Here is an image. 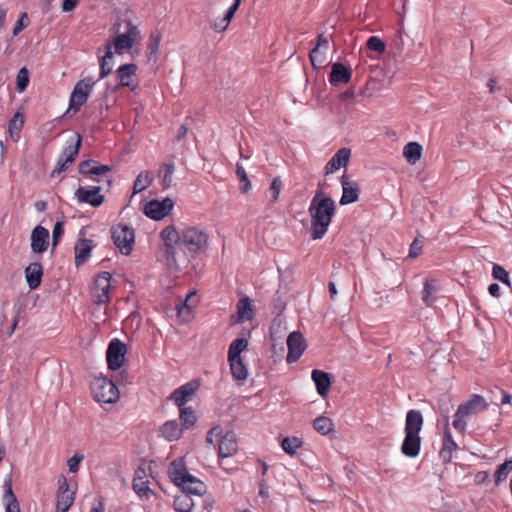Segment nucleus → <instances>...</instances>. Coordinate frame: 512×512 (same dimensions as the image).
<instances>
[{
  "instance_id": "33",
  "label": "nucleus",
  "mask_w": 512,
  "mask_h": 512,
  "mask_svg": "<svg viewBox=\"0 0 512 512\" xmlns=\"http://www.w3.org/2000/svg\"><path fill=\"white\" fill-rule=\"evenodd\" d=\"M114 52L111 51V45L105 49V54L99 56V79H104L112 72L111 61L113 59Z\"/></svg>"
},
{
  "instance_id": "20",
  "label": "nucleus",
  "mask_w": 512,
  "mask_h": 512,
  "mask_svg": "<svg viewBox=\"0 0 512 512\" xmlns=\"http://www.w3.org/2000/svg\"><path fill=\"white\" fill-rule=\"evenodd\" d=\"M341 184L343 193L340 199V204L347 205L356 202L360 193L358 184L356 182L349 181L345 174L341 177Z\"/></svg>"
},
{
  "instance_id": "54",
  "label": "nucleus",
  "mask_w": 512,
  "mask_h": 512,
  "mask_svg": "<svg viewBox=\"0 0 512 512\" xmlns=\"http://www.w3.org/2000/svg\"><path fill=\"white\" fill-rule=\"evenodd\" d=\"M133 489L139 496H146L150 491L149 487L145 484V482L140 479H134L133 481Z\"/></svg>"
},
{
  "instance_id": "36",
  "label": "nucleus",
  "mask_w": 512,
  "mask_h": 512,
  "mask_svg": "<svg viewBox=\"0 0 512 512\" xmlns=\"http://www.w3.org/2000/svg\"><path fill=\"white\" fill-rule=\"evenodd\" d=\"M422 153V146L417 142H409L403 148V155L407 162L415 164L420 158Z\"/></svg>"
},
{
  "instance_id": "15",
  "label": "nucleus",
  "mask_w": 512,
  "mask_h": 512,
  "mask_svg": "<svg viewBox=\"0 0 512 512\" xmlns=\"http://www.w3.org/2000/svg\"><path fill=\"white\" fill-rule=\"evenodd\" d=\"M174 206L173 201L170 198H165L162 201L152 200L145 206V214L154 220H161L166 217Z\"/></svg>"
},
{
  "instance_id": "48",
  "label": "nucleus",
  "mask_w": 512,
  "mask_h": 512,
  "mask_svg": "<svg viewBox=\"0 0 512 512\" xmlns=\"http://www.w3.org/2000/svg\"><path fill=\"white\" fill-rule=\"evenodd\" d=\"M7 502H6V512H20L19 503L17 498L15 497L11 486H9L7 494H6Z\"/></svg>"
},
{
  "instance_id": "28",
  "label": "nucleus",
  "mask_w": 512,
  "mask_h": 512,
  "mask_svg": "<svg viewBox=\"0 0 512 512\" xmlns=\"http://www.w3.org/2000/svg\"><path fill=\"white\" fill-rule=\"evenodd\" d=\"M183 431V427L179 426L176 420L166 421L160 428L162 436L168 441L178 440Z\"/></svg>"
},
{
  "instance_id": "12",
  "label": "nucleus",
  "mask_w": 512,
  "mask_h": 512,
  "mask_svg": "<svg viewBox=\"0 0 512 512\" xmlns=\"http://www.w3.org/2000/svg\"><path fill=\"white\" fill-rule=\"evenodd\" d=\"M126 354V346L119 339H113L107 348L106 359L108 368L118 370L124 363Z\"/></svg>"
},
{
  "instance_id": "53",
  "label": "nucleus",
  "mask_w": 512,
  "mask_h": 512,
  "mask_svg": "<svg viewBox=\"0 0 512 512\" xmlns=\"http://www.w3.org/2000/svg\"><path fill=\"white\" fill-rule=\"evenodd\" d=\"M281 188H282V182H281L280 178H278V177L274 178L272 180V183L269 188V192L271 193L272 202H275L278 200Z\"/></svg>"
},
{
  "instance_id": "7",
  "label": "nucleus",
  "mask_w": 512,
  "mask_h": 512,
  "mask_svg": "<svg viewBox=\"0 0 512 512\" xmlns=\"http://www.w3.org/2000/svg\"><path fill=\"white\" fill-rule=\"evenodd\" d=\"M81 146L82 136L79 133L75 135V138L67 140L66 145L59 155L57 163L51 172L52 177L61 174L75 161Z\"/></svg>"
},
{
  "instance_id": "13",
  "label": "nucleus",
  "mask_w": 512,
  "mask_h": 512,
  "mask_svg": "<svg viewBox=\"0 0 512 512\" xmlns=\"http://www.w3.org/2000/svg\"><path fill=\"white\" fill-rule=\"evenodd\" d=\"M137 70L138 66L134 63L121 65L116 70L118 87H127L131 91H135L138 87V81L136 79Z\"/></svg>"
},
{
  "instance_id": "41",
  "label": "nucleus",
  "mask_w": 512,
  "mask_h": 512,
  "mask_svg": "<svg viewBox=\"0 0 512 512\" xmlns=\"http://www.w3.org/2000/svg\"><path fill=\"white\" fill-rule=\"evenodd\" d=\"M303 444V441L299 437H285L281 441V447L282 449L289 454L290 456H293L297 449H299Z\"/></svg>"
},
{
  "instance_id": "60",
  "label": "nucleus",
  "mask_w": 512,
  "mask_h": 512,
  "mask_svg": "<svg viewBox=\"0 0 512 512\" xmlns=\"http://www.w3.org/2000/svg\"><path fill=\"white\" fill-rule=\"evenodd\" d=\"M63 223L57 221L54 225L52 236H53V245L56 246L58 243V239L63 235Z\"/></svg>"
},
{
  "instance_id": "11",
  "label": "nucleus",
  "mask_w": 512,
  "mask_h": 512,
  "mask_svg": "<svg viewBox=\"0 0 512 512\" xmlns=\"http://www.w3.org/2000/svg\"><path fill=\"white\" fill-rule=\"evenodd\" d=\"M76 489L71 488L66 477L58 478L56 512H68L75 500Z\"/></svg>"
},
{
  "instance_id": "39",
  "label": "nucleus",
  "mask_w": 512,
  "mask_h": 512,
  "mask_svg": "<svg viewBox=\"0 0 512 512\" xmlns=\"http://www.w3.org/2000/svg\"><path fill=\"white\" fill-rule=\"evenodd\" d=\"M438 291L435 285V280L426 279L422 291V301L427 305L431 306L435 301V294Z\"/></svg>"
},
{
  "instance_id": "55",
  "label": "nucleus",
  "mask_w": 512,
  "mask_h": 512,
  "mask_svg": "<svg viewBox=\"0 0 512 512\" xmlns=\"http://www.w3.org/2000/svg\"><path fill=\"white\" fill-rule=\"evenodd\" d=\"M83 459L84 456L78 454H75L71 458H69L67 461L69 471L72 473H76L79 470V464Z\"/></svg>"
},
{
  "instance_id": "10",
  "label": "nucleus",
  "mask_w": 512,
  "mask_h": 512,
  "mask_svg": "<svg viewBox=\"0 0 512 512\" xmlns=\"http://www.w3.org/2000/svg\"><path fill=\"white\" fill-rule=\"evenodd\" d=\"M112 276L109 272H101L95 277L91 297L96 304H107L110 301Z\"/></svg>"
},
{
  "instance_id": "52",
  "label": "nucleus",
  "mask_w": 512,
  "mask_h": 512,
  "mask_svg": "<svg viewBox=\"0 0 512 512\" xmlns=\"http://www.w3.org/2000/svg\"><path fill=\"white\" fill-rule=\"evenodd\" d=\"M309 58L314 67H320L325 61V54L318 50V47H314L309 53Z\"/></svg>"
},
{
  "instance_id": "51",
  "label": "nucleus",
  "mask_w": 512,
  "mask_h": 512,
  "mask_svg": "<svg viewBox=\"0 0 512 512\" xmlns=\"http://www.w3.org/2000/svg\"><path fill=\"white\" fill-rule=\"evenodd\" d=\"M492 276L502 283L510 285L508 272L502 266L494 264L492 268Z\"/></svg>"
},
{
  "instance_id": "44",
  "label": "nucleus",
  "mask_w": 512,
  "mask_h": 512,
  "mask_svg": "<svg viewBox=\"0 0 512 512\" xmlns=\"http://www.w3.org/2000/svg\"><path fill=\"white\" fill-rule=\"evenodd\" d=\"M512 471V459H507L503 464H501L496 472H495V483L496 485H499L503 481H505L509 475V473Z\"/></svg>"
},
{
  "instance_id": "56",
  "label": "nucleus",
  "mask_w": 512,
  "mask_h": 512,
  "mask_svg": "<svg viewBox=\"0 0 512 512\" xmlns=\"http://www.w3.org/2000/svg\"><path fill=\"white\" fill-rule=\"evenodd\" d=\"M242 0H234V3L228 8V10L226 11V14L225 16L223 17V19L228 23L230 24L231 20L233 19L236 11L238 10L239 6H240V3H241Z\"/></svg>"
},
{
  "instance_id": "22",
  "label": "nucleus",
  "mask_w": 512,
  "mask_h": 512,
  "mask_svg": "<svg viewBox=\"0 0 512 512\" xmlns=\"http://www.w3.org/2000/svg\"><path fill=\"white\" fill-rule=\"evenodd\" d=\"M350 155L349 148L339 149L325 165V174H331L341 167H345L349 162Z\"/></svg>"
},
{
  "instance_id": "32",
  "label": "nucleus",
  "mask_w": 512,
  "mask_h": 512,
  "mask_svg": "<svg viewBox=\"0 0 512 512\" xmlns=\"http://www.w3.org/2000/svg\"><path fill=\"white\" fill-rule=\"evenodd\" d=\"M183 492L188 493L189 495H202L205 493L206 487L205 484L194 476L190 475L189 478L185 481L184 484L180 486Z\"/></svg>"
},
{
  "instance_id": "1",
  "label": "nucleus",
  "mask_w": 512,
  "mask_h": 512,
  "mask_svg": "<svg viewBox=\"0 0 512 512\" xmlns=\"http://www.w3.org/2000/svg\"><path fill=\"white\" fill-rule=\"evenodd\" d=\"M160 236L166 247L169 265L176 270L189 265L187 255L195 257L204 253L209 246V235L199 226L189 225L177 231L170 225L161 231Z\"/></svg>"
},
{
  "instance_id": "46",
  "label": "nucleus",
  "mask_w": 512,
  "mask_h": 512,
  "mask_svg": "<svg viewBox=\"0 0 512 512\" xmlns=\"http://www.w3.org/2000/svg\"><path fill=\"white\" fill-rule=\"evenodd\" d=\"M236 176L240 182V190L242 193H247L251 188V183L248 179L247 173L244 167L237 163L236 165Z\"/></svg>"
},
{
  "instance_id": "6",
  "label": "nucleus",
  "mask_w": 512,
  "mask_h": 512,
  "mask_svg": "<svg viewBox=\"0 0 512 512\" xmlns=\"http://www.w3.org/2000/svg\"><path fill=\"white\" fill-rule=\"evenodd\" d=\"M90 388L94 400L98 403L112 404L117 402L120 397L118 387L107 377H95Z\"/></svg>"
},
{
  "instance_id": "45",
  "label": "nucleus",
  "mask_w": 512,
  "mask_h": 512,
  "mask_svg": "<svg viewBox=\"0 0 512 512\" xmlns=\"http://www.w3.org/2000/svg\"><path fill=\"white\" fill-rule=\"evenodd\" d=\"M161 42V35L159 32H152L148 39L147 50L149 52V58H157L159 46Z\"/></svg>"
},
{
  "instance_id": "9",
  "label": "nucleus",
  "mask_w": 512,
  "mask_h": 512,
  "mask_svg": "<svg viewBox=\"0 0 512 512\" xmlns=\"http://www.w3.org/2000/svg\"><path fill=\"white\" fill-rule=\"evenodd\" d=\"M111 237L114 244L124 255H129L133 250L135 241L134 231L124 224H118L111 228Z\"/></svg>"
},
{
  "instance_id": "64",
  "label": "nucleus",
  "mask_w": 512,
  "mask_h": 512,
  "mask_svg": "<svg viewBox=\"0 0 512 512\" xmlns=\"http://www.w3.org/2000/svg\"><path fill=\"white\" fill-rule=\"evenodd\" d=\"M488 476H489V474L487 471H479L475 475V482L477 484H481L488 479Z\"/></svg>"
},
{
  "instance_id": "5",
  "label": "nucleus",
  "mask_w": 512,
  "mask_h": 512,
  "mask_svg": "<svg viewBox=\"0 0 512 512\" xmlns=\"http://www.w3.org/2000/svg\"><path fill=\"white\" fill-rule=\"evenodd\" d=\"M206 442L215 444L218 442L219 458H227L233 456L238 449L236 434L232 431L223 434V428L219 425L212 427L206 436Z\"/></svg>"
},
{
  "instance_id": "62",
  "label": "nucleus",
  "mask_w": 512,
  "mask_h": 512,
  "mask_svg": "<svg viewBox=\"0 0 512 512\" xmlns=\"http://www.w3.org/2000/svg\"><path fill=\"white\" fill-rule=\"evenodd\" d=\"M78 3H79V0H63L62 11L70 12L77 7Z\"/></svg>"
},
{
  "instance_id": "14",
  "label": "nucleus",
  "mask_w": 512,
  "mask_h": 512,
  "mask_svg": "<svg viewBox=\"0 0 512 512\" xmlns=\"http://www.w3.org/2000/svg\"><path fill=\"white\" fill-rule=\"evenodd\" d=\"M288 354L286 360L288 363L298 361L306 349V343L300 332H292L287 338Z\"/></svg>"
},
{
  "instance_id": "50",
  "label": "nucleus",
  "mask_w": 512,
  "mask_h": 512,
  "mask_svg": "<svg viewBox=\"0 0 512 512\" xmlns=\"http://www.w3.org/2000/svg\"><path fill=\"white\" fill-rule=\"evenodd\" d=\"M164 173L161 176V184L164 188H169L172 184L173 173H174V165L173 164H165L163 166Z\"/></svg>"
},
{
  "instance_id": "2",
  "label": "nucleus",
  "mask_w": 512,
  "mask_h": 512,
  "mask_svg": "<svg viewBox=\"0 0 512 512\" xmlns=\"http://www.w3.org/2000/svg\"><path fill=\"white\" fill-rule=\"evenodd\" d=\"M308 211L311 216L310 234L312 239L323 238L335 215L336 205L334 200L325 196L322 190H318L310 203Z\"/></svg>"
},
{
  "instance_id": "24",
  "label": "nucleus",
  "mask_w": 512,
  "mask_h": 512,
  "mask_svg": "<svg viewBox=\"0 0 512 512\" xmlns=\"http://www.w3.org/2000/svg\"><path fill=\"white\" fill-rule=\"evenodd\" d=\"M43 267L39 262L30 263L25 269V278L31 290L37 289L42 280Z\"/></svg>"
},
{
  "instance_id": "27",
  "label": "nucleus",
  "mask_w": 512,
  "mask_h": 512,
  "mask_svg": "<svg viewBox=\"0 0 512 512\" xmlns=\"http://www.w3.org/2000/svg\"><path fill=\"white\" fill-rule=\"evenodd\" d=\"M236 322L242 323L253 318V307L249 297L244 296L239 299L236 305Z\"/></svg>"
},
{
  "instance_id": "63",
  "label": "nucleus",
  "mask_w": 512,
  "mask_h": 512,
  "mask_svg": "<svg viewBox=\"0 0 512 512\" xmlns=\"http://www.w3.org/2000/svg\"><path fill=\"white\" fill-rule=\"evenodd\" d=\"M328 44H329V40L323 34H319L317 36V44L315 47H318V50H320L321 47H324L327 49Z\"/></svg>"
},
{
  "instance_id": "49",
  "label": "nucleus",
  "mask_w": 512,
  "mask_h": 512,
  "mask_svg": "<svg viewBox=\"0 0 512 512\" xmlns=\"http://www.w3.org/2000/svg\"><path fill=\"white\" fill-rule=\"evenodd\" d=\"M366 46L369 50L377 53H383L386 49L385 43L378 36H371L367 40Z\"/></svg>"
},
{
  "instance_id": "43",
  "label": "nucleus",
  "mask_w": 512,
  "mask_h": 512,
  "mask_svg": "<svg viewBox=\"0 0 512 512\" xmlns=\"http://www.w3.org/2000/svg\"><path fill=\"white\" fill-rule=\"evenodd\" d=\"M314 429L322 435H327L333 430V423L330 418L319 416L313 421Z\"/></svg>"
},
{
  "instance_id": "21",
  "label": "nucleus",
  "mask_w": 512,
  "mask_h": 512,
  "mask_svg": "<svg viewBox=\"0 0 512 512\" xmlns=\"http://www.w3.org/2000/svg\"><path fill=\"white\" fill-rule=\"evenodd\" d=\"M49 232L46 228L38 225L31 234V249L34 253H43L47 249Z\"/></svg>"
},
{
  "instance_id": "40",
  "label": "nucleus",
  "mask_w": 512,
  "mask_h": 512,
  "mask_svg": "<svg viewBox=\"0 0 512 512\" xmlns=\"http://www.w3.org/2000/svg\"><path fill=\"white\" fill-rule=\"evenodd\" d=\"M24 124V116L20 112H16L14 116L10 119L8 124V132L10 137L13 139L19 138V133Z\"/></svg>"
},
{
  "instance_id": "38",
  "label": "nucleus",
  "mask_w": 512,
  "mask_h": 512,
  "mask_svg": "<svg viewBox=\"0 0 512 512\" xmlns=\"http://www.w3.org/2000/svg\"><path fill=\"white\" fill-rule=\"evenodd\" d=\"M153 181V174L149 171H142L136 177L133 184V193L137 194L144 191Z\"/></svg>"
},
{
  "instance_id": "42",
  "label": "nucleus",
  "mask_w": 512,
  "mask_h": 512,
  "mask_svg": "<svg viewBox=\"0 0 512 512\" xmlns=\"http://www.w3.org/2000/svg\"><path fill=\"white\" fill-rule=\"evenodd\" d=\"M248 340L245 338H237L232 341L228 350V358H238L241 357V353L247 349Z\"/></svg>"
},
{
  "instance_id": "4",
  "label": "nucleus",
  "mask_w": 512,
  "mask_h": 512,
  "mask_svg": "<svg viewBox=\"0 0 512 512\" xmlns=\"http://www.w3.org/2000/svg\"><path fill=\"white\" fill-rule=\"evenodd\" d=\"M117 27L116 35L108 39L105 43V49L111 45V51L121 55L125 50H129L141 41V32L139 28L130 20L124 21V31H120L121 23Z\"/></svg>"
},
{
  "instance_id": "61",
  "label": "nucleus",
  "mask_w": 512,
  "mask_h": 512,
  "mask_svg": "<svg viewBox=\"0 0 512 512\" xmlns=\"http://www.w3.org/2000/svg\"><path fill=\"white\" fill-rule=\"evenodd\" d=\"M422 251V244L415 239L412 244L410 245L409 249V257L416 258L421 254Z\"/></svg>"
},
{
  "instance_id": "37",
  "label": "nucleus",
  "mask_w": 512,
  "mask_h": 512,
  "mask_svg": "<svg viewBox=\"0 0 512 512\" xmlns=\"http://www.w3.org/2000/svg\"><path fill=\"white\" fill-rule=\"evenodd\" d=\"M179 419L181 421V426L184 430H188L192 426L195 425L197 421V416L192 407H181L179 411Z\"/></svg>"
},
{
  "instance_id": "3",
  "label": "nucleus",
  "mask_w": 512,
  "mask_h": 512,
  "mask_svg": "<svg viewBox=\"0 0 512 512\" xmlns=\"http://www.w3.org/2000/svg\"><path fill=\"white\" fill-rule=\"evenodd\" d=\"M423 427V416L418 410H409L405 420V437L401 445V452L409 458L419 455L421 438L419 436Z\"/></svg>"
},
{
  "instance_id": "8",
  "label": "nucleus",
  "mask_w": 512,
  "mask_h": 512,
  "mask_svg": "<svg viewBox=\"0 0 512 512\" xmlns=\"http://www.w3.org/2000/svg\"><path fill=\"white\" fill-rule=\"evenodd\" d=\"M95 82L92 78H85L76 83L70 96L69 108L65 115L72 112L77 113L80 108L87 102Z\"/></svg>"
},
{
  "instance_id": "16",
  "label": "nucleus",
  "mask_w": 512,
  "mask_h": 512,
  "mask_svg": "<svg viewBox=\"0 0 512 512\" xmlns=\"http://www.w3.org/2000/svg\"><path fill=\"white\" fill-rule=\"evenodd\" d=\"M101 187H83L80 186L75 191V197L80 203H87L93 207H99L104 202V196L100 194Z\"/></svg>"
},
{
  "instance_id": "29",
  "label": "nucleus",
  "mask_w": 512,
  "mask_h": 512,
  "mask_svg": "<svg viewBox=\"0 0 512 512\" xmlns=\"http://www.w3.org/2000/svg\"><path fill=\"white\" fill-rule=\"evenodd\" d=\"M352 73L341 63H335L332 66L330 74V82L332 84L343 83L346 84L351 80Z\"/></svg>"
},
{
  "instance_id": "17",
  "label": "nucleus",
  "mask_w": 512,
  "mask_h": 512,
  "mask_svg": "<svg viewBox=\"0 0 512 512\" xmlns=\"http://www.w3.org/2000/svg\"><path fill=\"white\" fill-rule=\"evenodd\" d=\"M198 388L199 384L197 382L191 381L185 383L175 389L169 396V399L172 400L179 408L185 407L184 405L191 399Z\"/></svg>"
},
{
  "instance_id": "34",
  "label": "nucleus",
  "mask_w": 512,
  "mask_h": 512,
  "mask_svg": "<svg viewBox=\"0 0 512 512\" xmlns=\"http://www.w3.org/2000/svg\"><path fill=\"white\" fill-rule=\"evenodd\" d=\"M231 374L236 380H245L248 376V370L241 357L228 358Z\"/></svg>"
},
{
  "instance_id": "23",
  "label": "nucleus",
  "mask_w": 512,
  "mask_h": 512,
  "mask_svg": "<svg viewBox=\"0 0 512 512\" xmlns=\"http://www.w3.org/2000/svg\"><path fill=\"white\" fill-rule=\"evenodd\" d=\"M190 475L191 474L188 473L185 463L182 459H176L171 463L169 468V477L175 485L180 487L185 483Z\"/></svg>"
},
{
  "instance_id": "25",
  "label": "nucleus",
  "mask_w": 512,
  "mask_h": 512,
  "mask_svg": "<svg viewBox=\"0 0 512 512\" xmlns=\"http://www.w3.org/2000/svg\"><path fill=\"white\" fill-rule=\"evenodd\" d=\"M311 378L315 383L317 393L325 397L331 386V377L327 372L322 370L314 369L311 373Z\"/></svg>"
},
{
  "instance_id": "31",
  "label": "nucleus",
  "mask_w": 512,
  "mask_h": 512,
  "mask_svg": "<svg viewBox=\"0 0 512 512\" xmlns=\"http://www.w3.org/2000/svg\"><path fill=\"white\" fill-rule=\"evenodd\" d=\"M194 505L193 498L186 492L182 491L174 498L173 507L176 512H192Z\"/></svg>"
},
{
  "instance_id": "30",
  "label": "nucleus",
  "mask_w": 512,
  "mask_h": 512,
  "mask_svg": "<svg viewBox=\"0 0 512 512\" xmlns=\"http://www.w3.org/2000/svg\"><path fill=\"white\" fill-rule=\"evenodd\" d=\"M92 249V241L81 239L75 245V263L79 266L87 261Z\"/></svg>"
},
{
  "instance_id": "18",
  "label": "nucleus",
  "mask_w": 512,
  "mask_h": 512,
  "mask_svg": "<svg viewBox=\"0 0 512 512\" xmlns=\"http://www.w3.org/2000/svg\"><path fill=\"white\" fill-rule=\"evenodd\" d=\"M486 407L487 404L482 396L473 395L467 402L460 404L456 412L466 418L477 414L479 411L485 410Z\"/></svg>"
},
{
  "instance_id": "19",
  "label": "nucleus",
  "mask_w": 512,
  "mask_h": 512,
  "mask_svg": "<svg viewBox=\"0 0 512 512\" xmlns=\"http://www.w3.org/2000/svg\"><path fill=\"white\" fill-rule=\"evenodd\" d=\"M78 170L80 174L90 177L91 180H95L93 177L94 175H104L110 172L112 169L108 165L99 164L97 161L89 159L82 161L78 166Z\"/></svg>"
},
{
  "instance_id": "35",
  "label": "nucleus",
  "mask_w": 512,
  "mask_h": 512,
  "mask_svg": "<svg viewBox=\"0 0 512 512\" xmlns=\"http://www.w3.org/2000/svg\"><path fill=\"white\" fill-rule=\"evenodd\" d=\"M196 297L195 292L188 294L185 300H181L177 305V314L183 319H188L191 316L192 309L195 306L193 299Z\"/></svg>"
},
{
  "instance_id": "47",
  "label": "nucleus",
  "mask_w": 512,
  "mask_h": 512,
  "mask_svg": "<svg viewBox=\"0 0 512 512\" xmlns=\"http://www.w3.org/2000/svg\"><path fill=\"white\" fill-rule=\"evenodd\" d=\"M29 84V73L27 68H21L16 77V88L19 92H23Z\"/></svg>"
},
{
  "instance_id": "59",
  "label": "nucleus",
  "mask_w": 512,
  "mask_h": 512,
  "mask_svg": "<svg viewBox=\"0 0 512 512\" xmlns=\"http://www.w3.org/2000/svg\"><path fill=\"white\" fill-rule=\"evenodd\" d=\"M464 419L465 417L460 416L458 412L455 413V418L452 424L453 427L459 432H464L466 429V422Z\"/></svg>"
},
{
  "instance_id": "57",
  "label": "nucleus",
  "mask_w": 512,
  "mask_h": 512,
  "mask_svg": "<svg viewBox=\"0 0 512 512\" xmlns=\"http://www.w3.org/2000/svg\"><path fill=\"white\" fill-rule=\"evenodd\" d=\"M27 24H28L27 14L23 13V14H21L20 18L18 19V21L15 24V27L13 29V35L14 36L18 35L27 26Z\"/></svg>"
},
{
  "instance_id": "58",
  "label": "nucleus",
  "mask_w": 512,
  "mask_h": 512,
  "mask_svg": "<svg viewBox=\"0 0 512 512\" xmlns=\"http://www.w3.org/2000/svg\"><path fill=\"white\" fill-rule=\"evenodd\" d=\"M228 26L229 24L223 18H217L210 24L211 29L219 33L226 31Z\"/></svg>"
},
{
  "instance_id": "26",
  "label": "nucleus",
  "mask_w": 512,
  "mask_h": 512,
  "mask_svg": "<svg viewBox=\"0 0 512 512\" xmlns=\"http://www.w3.org/2000/svg\"><path fill=\"white\" fill-rule=\"evenodd\" d=\"M458 449L457 443L453 440L451 430L446 424L444 429V435H443V442H442V448L440 451V457L445 461L448 462L452 458V453Z\"/></svg>"
}]
</instances>
